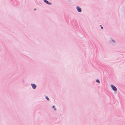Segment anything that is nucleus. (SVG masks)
<instances>
[{"label":"nucleus","instance_id":"nucleus-5","mask_svg":"<svg viewBox=\"0 0 125 125\" xmlns=\"http://www.w3.org/2000/svg\"><path fill=\"white\" fill-rule=\"evenodd\" d=\"M43 1L46 4L49 5H51L52 4L51 2H49L48 0H44Z\"/></svg>","mask_w":125,"mask_h":125},{"label":"nucleus","instance_id":"nucleus-1","mask_svg":"<svg viewBox=\"0 0 125 125\" xmlns=\"http://www.w3.org/2000/svg\"><path fill=\"white\" fill-rule=\"evenodd\" d=\"M109 42L113 46H115L116 44V42L114 40L111 38L109 41Z\"/></svg>","mask_w":125,"mask_h":125},{"label":"nucleus","instance_id":"nucleus-11","mask_svg":"<svg viewBox=\"0 0 125 125\" xmlns=\"http://www.w3.org/2000/svg\"><path fill=\"white\" fill-rule=\"evenodd\" d=\"M36 10V9H34V10Z\"/></svg>","mask_w":125,"mask_h":125},{"label":"nucleus","instance_id":"nucleus-9","mask_svg":"<svg viewBox=\"0 0 125 125\" xmlns=\"http://www.w3.org/2000/svg\"><path fill=\"white\" fill-rule=\"evenodd\" d=\"M25 82V81L24 80H22V82L23 83H24Z\"/></svg>","mask_w":125,"mask_h":125},{"label":"nucleus","instance_id":"nucleus-10","mask_svg":"<svg viewBox=\"0 0 125 125\" xmlns=\"http://www.w3.org/2000/svg\"><path fill=\"white\" fill-rule=\"evenodd\" d=\"M101 29H103V27L102 26H101Z\"/></svg>","mask_w":125,"mask_h":125},{"label":"nucleus","instance_id":"nucleus-3","mask_svg":"<svg viewBox=\"0 0 125 125\" xmlns=\"http://www.w3.org/2000/svg\"><path fill=\"white\" fill-rule=\"evenodd\" d=\"M76 9L77 11L79 12H81L82 11V9L81 8L78 6H77L76 7Z\"/></svg>","mask_w":125,"mask_h":125},{"label":"nucleus","instance_id":"nucleus-2","mask_svg":"<svg viewBox=\"0 0 125 125\" xmlns=\"http://www.w3.org/2000/svg\"><path fill=\"white\" fill-rule=\"evenodd\" d=\"M111 86L113 91H117V89L116 88L114 85H111Z\"/></svg>","mask_w":125,"mask_h":125},{"label":"nucleus","instance_id":"nucleus-8","mask_svg":"<svg viewBox=\"0 0 125 125\" xmlns=\"http://www.w3.org/2000/svg\"><path fill=\"white\" fill-rule=\"evenodd\" d=\"M45 98L48 100H49V99L47 96H45Z\"/></svg>","mask_w":125,"mask_h":125},{"label":"nucleus","instance_id":"nucleus-7","mask_svg":"<svg viewBox=\"0 0 125 125\" xmlns=\"http://www.w3.org/2000/svg\"><path fill=\"white\" fill-rule=\"evenodd\" d=\"M52 108L54 109V110L56 111V108H55V106L54 105H53L52 106Z\"/></svg>","mask_w":125,"mask_h":125},{"label":"nucleus","instance_id":"nucleus-4","mask_svg":"<svg viewBox=\"0 0 125 125\" xmlns=\"http://www.w3.org/2000/svg\"><path fill=\"white\" fill-rule=\"evenodd\" d=\"M31 85L33 89H35L36 88L37 86L35 84L31 83Z\"/></svg>","mask_w":125,"mask_h":125},{"label":"nucleus","instance_id":"nucleus-6","mask_svg":"<svg viewBox=\"0 0 125 125\" xmlns=\"http://www.w3.org/2000/svg\"><path fill=\"white\" fill-rule=\"evenodd\" d=\"M96 82H97L98 83H100V82L99 80L98 79H97L96 80Z\"/></svg>","mask_w":125,"mask_h":125},{"label":"nucleus","instance_id":"nucleus-12","mask_svg":"<svg viewBox=\"0 0 125 125\" xmlns=\"http://www.w3.org/2000/svg\"><path fill=\"white\" fill-rule=\"evenodd\" d=\"M100 26H102L101 25H100Z\"/></svg>","mask_w":125,"mask_h":125}]
</instances>
